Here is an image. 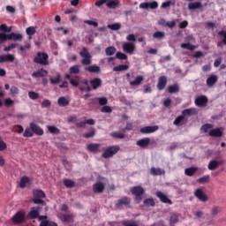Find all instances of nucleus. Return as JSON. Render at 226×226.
I'll return each instance as SVG.
<instances>
[{
	"label": "nucleus",
	"mask_w": 226,
	"mask_h": 226,
	"mask_svg": "<svg viewBox=\"0 0 226 226\" xmlns=\"http://www.w3.org/2000/svg\"><path fill=\"white\" fill-rule=\"evenodd\" d=\"M207 103V97L206 95H200L195 99V105L197 107H204Z\"/></svg>",
	"instance_id": "obj_23"
},
{
	"label": "nucleus",
	"mask_w": 226,
	"mask_h": 226,
	"mask_svg": "<svg viewBox=\"0 0 226 226\" xmlns=\"http://www.w3.org/2000/svg\"><path fill=\"white\" fill-rule=\"evenodd\" d=\"M64 185L66 188H73L75 186V182L72 179L65 178L64 180Z\"/></svg>",
	"instance_id": "obj_46"
},
{
	"label": "nucleus",
	"mask_w": 226,
	"mask_h": 226,
	"mask_svg": "<svg viewBox=\"0 0 226 226\" xmlns=\"http://www.w3.org/2000/svg\"><path fill=\"white\" fill-rule=\"evenodd\" d=\"M49 82L50 84L54 85V84H59V82H61V74H57L56 79L54 78H50L49 79Z\"/></svg>",
	"instance_id": "obj_61"
},
{
	"label": "nucleus",
	"mask_w": 226,
	"mask_h": 226,
	"mask_svg": "<svg viewBox=\"0 0 226 226\" xmlns=\"http://www.w3.org/2000/svg\"><path fill=\"white\" fill-rule=\"evenodd\" d=\"M150 142H151V139L145 138V139H139L136 144L142 149H146V147L149 146Z\"/></svg>",
	"instance_id": "obj_24"
},
{
	"label": "nucleus",
	"mask_w": 226,
	"mask_h": 226,
	"mask_svg": "<svg viewBox=\"0 0 226 226\" xmlns=\"http://www.w3.org/2000/svg\"><path fill=\"white\" fill-rule=\"evenodd\" d=\"M119 4V2L117 0H110L109 2L106 3V6L110 9H114Z\"/></svg>",
	"instance_id": "obj_52"
},
{
	"label": "nucleus",
	"mask_w": 226,
	"mask_h": 226,
	"mask_svg": "<svg viewBox=\"0 0 226 226\" xmlns=\"http://www.w3.org/2000/svg\"><path fill=\"white\" fill-rule=\"evenodd\" d=\"M79 56L80 57H83L81 60V64H83V66H89V64L93 63L91 53H89L87 48L83 47L82 50L79 52Z\"/></svg>",
	"instance_id": "obj_1"
},
{
	"label": "nucleus",
	"mask_w": 226,
	"mask_h": 226,
	"mask_svg": "<svg viewBox=\"0 0 226 226\" xmlns=\"http://www.w3.org/2000/svg\"><path fill=\"white\" fill-rule=\"evenodd\" d=\"M26 33L29 36V40H31L34 34H36V28L34 26H29L26 29Z\"/></svg>",
	"instance_id": "obj_39"
},
{
	"label": "nucleus",
	"mask_w": 226,
	"mask_h": 226,
	"mask_svg": "<svg viewBox=\"0 0 226 226\" xmlns=\"http://www.w3.org/2000/svg\"><path fill=\"white\" fill-rule=\"evenodd\" d=\"M210 177L209 175L203 176L198 179V183H200L201 185L204 183H209Z\"/></svg>",
	"instance_id": "obj_62"
},
{
	"label": "nucleus",
	"mask_w": 226,
	"mask_h": 226,
	"mask_svg": "<svg viewBox=\"0 0 226 226\" xmlns=\"http://www.w3.org/2000/svg\"><path fill=\"white\" fill-rule=\"evenodd\" d=\"M144 188L142 186H134L131 188V193L136 196L138 204L142 201V195H144Z\"/></svg>",
	"instance_id": "obj_4"
},
{
	"label": "nucleus",
	"mask_w": 226,
	"mask_h": 226,
	"mask_svg": "<svg viewBox=\"0 0 226 226\" xmlns=\"http://www.w3.org/2000/svg\"><path fill=\"white\" fill-rule=\"evenodd\" d=\"M139 8L142 10H156L158 8V2L141 3Z\"/></svg>",
	"instance_id": "obj_8"
},
{
	"label": "nucleus",
	"mask_w": 226,
	"mask_h": 226,
	"mask_svg": "<svg viewBox=\"0 0 226 226\" xmlns=\"http://www.w3.org/2000/svg\"><path fill=\"white\" fill-rule=\"evenodd\" d=\"M194 195L197 199H199V200H200V202H207L208 200L207 196L204 193V191H202V189H197L194 192Z\"/></svg>",
	"instance_id": "obj_14"
},
{
	"label": "nucleus",
	"mask_w": 226,
	"mask_h": 226,
	"mask_svg": "<svg viewBox=\"0 0 226 226\" xmlns=\"http://www.w3.org/2000/svg\"><path fill=\"white\" fill-rule=\"evenodd\" d=\"M34 63L36 64H42L43 66L49 65V55L47 53L38 52L34 58Z\"/></svg>",
	"instance_id": "obj_2"
},
{
	"label": "nucleus",
	"mask_w": 226,
	"mask_h": 226,
	"mask_svg": "<svg viewBox=\"0 0 226 226\" xmlns=\"http://www.w3.org/2000/svg\"><path fill=\"white\" fill-rule=\"evenodd\" d=\"M29 184V177L24 176L21 177L19 182V188H26Z\"/></svg>",
	"instance_id": "obj_38"
},
{
	"label": "nucleus",
	"mask_w": 226,
	"mask_h": 226,
	"mask_svg": "<svg viewBox=\"0 0 226 226\" xmlns=\"http://www.w3.org/2000/svg\"><path fill=\"white\" fill-rule=\"evenodd\" d=\"M34 197L37 198V199H45L47 197V195L45 194V192L42 190H34Z\"/></svg>",
	"instance_id": "obj_37"
},
{
	"label": "nucleus",
	"mask_w": 226,
	"mask_h": 226,
	"mask_svg": "<svg viewBox=\"0 0 226 226\" xmlns=\"http://www.w3.org/2000/svg\"><path fill=\"white\" fill-rule=\"evenodd\" d=\"M89 83L91 88L94 89V91H96V89H100V87L103 84V81L100 78H94L93 79H90Z\"/></svg>",
	"instance_id": "obj_9"
},
{
	"label": "nucleus",
	"mask_w": 226,
	"mask_h": 226,
	"mask_svg": "<svg viewBox=\"0 0 226 226\" xmlns=\"http://www.w3.org/2000/svg\"><path fill=\"white\" fill-rule=\"evenodd\" d=\"M48 132H49L52 135H59L61 133V130L54 125H48Z\"/></svg>",
	"instance_id": "obj_35"
},
{
	"label": "nucleus",
	"mask_w": 226,
	"mask_h": 226,
	"mask_svg": "<svg viewBox=\"0 0 226 226\" xmlns=\"http://www.w3.org/2000/svg\"><path fill=\"white\" fill-rule=\"evenodd\" d=\"M171 4L174 6V4H176V1H173V2L172 1L164 2V3L162 4L161 8L162 10H166V8H170Z\"/></svg>",
	"instance_id": "obj_56"
},
{
	"label": "nucleus",
	"mask_w": 226,
	"mask_h": 226,
	"mask_svg": "<svg viewBox=\"0 0 226 226\" xmlns=\"http://www.w3.org/2000/svg\"><path fill=\"white\" fill-rule=\"evenodd\" d=\"M130 204H132V200L127 196H124L117 201L116 207L120 208L123 206H130Z\"/></svg>",
	"instance_id": "obj_7"
},
{
	"label": "nucleus",
	"mask_w": 226,
	"mask_h": 226,
	"mask_svg": "<svg viewBox=\"0 0 226 226\" xmlns=\"http://www.w3.org/2000/svg\"><path fill=\"white\" fill-rule=\"evenodd\" d=\"M196 109H184L182 111V116H184V117H186V116H193V114H195Z\"/></svg>",
	"instance_id": "obj_43"
},
{
	"label": "nucleus",
	"mask_w": 226,
	"mask_h": 226,
	"mask_svg": "<svg viewBox=\"0 0 226 226\" xmlns=\"http://www.w3.org/2000/svg\"><path fill=\"white\" fill-rule=\"evenodd\" d=\"M65 79L70 81V84L73 86V87H79V76L75 77V79L72 78V75L66 74Z\"/></svg>",
	"instance_id": "obj_28"
},
{
	"label": "nucleus",
	"mask_w": 226,
	"mask_h": 226,
	"mask_svg": "<svg viewBox=\"0 0 226 226\" xmlns=\"http://www.w3.org/2000/svg\"><path fill=\"white\" fill-rule=\"evenodd\" d=\"M185 123H186V118L185 117V116L181 115V116H178L174 120L173 124H175V126H181L185 124Z\"/></svg>",
	"instance_id": "obj_29"
},
{
	"label": "nucleus",
	"mask_w": 226,
	"mask_h": 226,
	"mask_svg": "<svg viewBox=\"0 0 226 226\" xmlns=\"http://www.w3.org/2000/svg\"><path fill=\"white\" fill-rule=\"evenodd\" d=\"M124 226H139V222L133 220H126L122 222Z\"/></svg>",
	"instance_id": "obj_49"
},
{
	"label": "nucleus",
	"mask_w": 226,
	"mask_h": 226,
	"mask_svg": "<svg viewBox=\"0 0 226 226\" xmlns=\"http://www.w3.org/2000/svg\"><path fill=\"white\" fill-rule=\"evenodd\" d=\"M47 75H49V72L43 68L34 72L32 74V77H34V79H40V78H43V77H47Z\"/></svg>",
	"instance_id": "obj_19"
},
{
	"label": "nucleus",
	"mask_w": 226,
	"mask_h": 226,
	"mask_svg": "<svg viewBox=\"0 0 226 226\" xmlns=\"http://www.w3.org/2000/svg\"><path fill=\"white\" fill-rule=\"evenodd\" d=\"M200 8H202V3L200 2L190 3L188 4V10H199Z\"/></svg>",
	"instance_id": "obj_36"
},
{
	"label": "nucleus",
	"mask_w": 226,
	"mask_h": 226,
	"mask_svg": "<svg viewBox=\"0 0 226 226\" xmlns=\"http://www.w3.org/2000/svg\"><path fill=\"white\" fill-rule=\"evenodd\" d=\"M57 103L59 107H68V105H70V101L66 99V97L62 96L58 98Z\"/></svg>",
	"instance_id": "obj_31"
},
{
	"label": "nucleus",
	"mask_w": 226,
	"mask_h": 226,
	"mask_svg": "<svg viewBox=\"0 0 226 226\" xmlns=\"http://www.w3.org/2000/svg\"><path fill=\"white\" fill-rule=\"evenodd\" d=\"M116 57H117V59H120L121 61H126V59H128V56L120 51L117 52Z\"/></svg>",
	"instance_id": "obj_54"
},
{
	"label": "nucleus",
	"mask_w": 226,
	"mask_h": 226,
	"mask_svg": "<svg viewBox=\"0 0 226 226\" xmlns=\"http://www.w3.org/2000/svg\"><path fill=\"white\" fill-rule=\"evenodd\" d=\"M8 40H9L8 34L4 33H0V45H3L4 41H8Z\"/></svg>",
	"instance_id": "obj_64"
},
{
	"label": "nucleus",
	"mask_w": 226,
	"mask_h": 226,
	"mask_svg": "<svg viewBox=\"0 0 226 226\" xmlns=\"http://www.w3.org/2000/svg\"><path fill=\"white\" fill-rule=\"evenodd\" d=\"M70 73L72 75L80 73V66L79 65H73L70 68Z\"/></svg>",
	"instance_id": "obj_53"
},
{
	"label": "nucleus",
	"mask_w": 226,
	"mask_h": 226,
	"mask_svg": "<svg viewBox=\"0 0 226 226\" xmlns=\"http://www.w3.org/2000/svg\"><path fill=\"white\" fill-rule=\"evenodd\" d=\"M156 197H158L159 200L162 202L163 204H170L172 205V200L167 197L163 192L157 191L155 192Z\"/></svg>",
	"instance_id": "obj_10"
},
{
	"label": "nucleus",
	"mask_w": 226,
	"mask_h": 226,
	"mask_svg": "<svg viewBox=\"0 0 226 226\" xmlns=\"http://www.w3.org/2000/svg\"><path fill=\"white\" fill-rule=\"evenodd\" d=\"M218 35L224 37V39L222 40L221 42H218V47H222V43H223V45H226V32H225V30L219 31Z\"/></svg>",
	"instance_id": "obj_48"
},
{
	"label": "nucleus",
	"mask_w": 226,
	"mask_h": 226,
	"mask_svg": "<svg viewBox=\"0 0 226 226\" xmlns=\"http://www.w3.org/2000/svg\"><path fill=\"white\" fill-rule=\"evenodd\" d=\"M168 91L170 93V94L174 93H179V85L174 84L173 86H170Z\"/></svg>",
	"instance_id": "obj_47"
},
{
	"label": "nucleus",
	"mask_w": 226,
	"mask_h": 226,
	"mask_svg": "<svg viewBox=\"0 0 226 226\" xmlns=\"http://www.w3.org/2000/svg\"><path fill=\"white\" fill-rule=\"evenodd\" d=\"M220 165H222V162L213 160L208 163V170H215V169H218V167H220Z\"/></svg>",
	"instance_id": "obj_32"
},
{
	"label": "nucleus",
	"mask_w": 226,
	"mask_h": 226,
	"mask_svg": "<svg viewBox=\"0 0 226 226\" xmlns=\"http://www.w3.org/2000/svg\"><path fill=\"white\" fill-rule=\"evenodd\" d=\"M127 70H130V65L128 64H120L113 68V72H126Z\"/></svg>",
	"instance_id": "obj_34"
},
{
	"label": "nucleus",
	"mask_w": 226,
	"mask_h": 226,
	"mask_svg": "<svg viewBox=\"0 0 226 226\" xmlns=\"http://www.w3.org/2000/svg\"><path fill=\"white\" fill-rule=\"evenodd\" d=\"M12 223L15 225H20L26 222V212L19 211L11 218Z\"/></svg>",
	"instance_id": "obj_3"
},
{
	"label": "nucleus",
	"mask_w": 226,
	"mask_h": 226,
	"mask_svg": "<svg viewBox=\"0 0 226 226\" xmlns=\"http://www.w3.org/2000/svg\"><path fill=\"white\" fill-rule=\"evenodd\" d=\"M8 38L13 41H22L24 36L21 34L11 33L8 34Z\"/></svg>",
	"instance_id": "obj_25"
},
{
	"label": "nucleus",
	"mask_w": 226,
	"mask_h": 226,
	"mask_svg": "<svg viewBox=\"0 0 226 226\" xmlns=\"http://www.w3.org/2000/svg\"><path fill=\"white\" fill-rule=\"evenodd\" d=\"M81 84H83L86 87H79V91H81V93H91V91H93V88L91 87V86H89V80L87 79H82L80 81Z\"/></svg>",
	"instance_id": "obj_17"
},
{
	"label": "nucleus",
	"mask_w": 226,
	"mask_h": 226,
	"mask_svg": "<svg viewBox=\"0 0 226 226\" xmlns=\"http://www.w3.org/2000/svg\"><path fill=\"white\" fill-rule=\"evenodd\" d=\"M28 216L31 220H36V218L40 217V212L38 210H31L28 213Z\"/></svg>",
	"instance_id": "obj_44"
},
{
	"label": "nucleus",
	"mask_w": 226,
	"mask_h": 226,
	"mask_svg": "<svg viewBox=\"0 0 226 226\" xmlns=\"http://www.w3.org/2000/svg\"><path fill=\"white\" fill-rule=\"evenodd\" d=\"M209 137H222L223 132L220 128L213 129L208 133Z\"/></svg>",
	"instance_id": "obj_30"
},
{
	"label": "nucleus",
	"mask_w": 226,
	"mask_h": 226,
	"mask_svg": "<svg viewBox=\"0 0 226 226\" xmlns=\"http://www.w3.org/2000/svg\"><path fill=\"white\" fill-rule=\"evenodd\" d=\"M179 222V215L176 213L171 214L170 217V225H174Z\"/></svg>",
	"instance_id": "obj_42"
},
{
	"label": "nucleus",
	"mask_w": 226,
	"mask_h": 226,
	"mask_svg": "<svg viewBox=\"0 0 226 226\" xmlns=\"http://www.w3.org/2000/svg\"><path fill=\"white\" fill-rule=\"evenodd\" d=\"M119 149H121L119 146H111L108 147L102 154V158H112L114 154L119 153Z\"/></svg>",
	"instance_id": "obj_5"
},
{
	"label": "nucleus",
	"mask_w": 226,
	"mask_h": 226,
	"mask_svg": "<svg viewBox=\"0 0 226 226\" xmlns=\"http://www.w3.org/2000/svg\"><path fill=\"white\" fill-rule=\"evenodd\" d=\"M108 29H111V31H119L121 29V24L114 23L108 25Z\"/></svg>",
	"instance_id": "obj_51"
},
{
	"label": "nucleus",
	"mask_w": 226,
	"mask_h": 226,
	"mask_svg": "<svg viewBox=\"0 0 226 226\" xmlns=\"http://www.w3.org/2000/svg\"><path fill=\"white\" fill-rule=\"evenodd\" d=\"M150 173L152 174V176H163L165 175V170L152 167L150 170Z\"/></svg>",
	"instance_id": "obj_27"
},
{
	"label": "nucleus",
	"mask_w": 226,
	"mask_h": 226,
	"mask_svg": "<svg viewBox=\"0 0 226 226\" xmlns=\"http://www.w3.org/2000/svg\"><path fill=\"white\" fill-rule=\"evenodd\" d=\"M198 170L199 168L197 167L187 168L185 170V176H189L190 177H192V176H193V174H195Z\"/></svg>",
	"instance_id": "obj_33"
},
{
	"label": "nucleus",
	"mask_w": 226,
	"mask_h": 226,
	"mask_svg": "<svg viewBox=\"0 0 226 226\" xmlns=\"http://www.w3.org/2000/svg\"><path fill=\"white\" fill-rule=\"evenodd\" d=\"M33 135H34V132L31 127L26 128L23 133V137H26V138H31L33 137Z\"/></svg>",
	"instance_id": "obj_59"
},
{
	"label": "nucleus",
	"mask_w": 226,
	"mask_h": 226,
	"mask_svg": "<svg viewBox=\"0 0 226 226\" xmlns=\"http://www.w3.org/2000/svg\"><path fill=\"white\" fill-rule=\"evenodd\" d=\"M181 49H185L186 50H195V49H197V47H195L194 45H192V43L190 42H187V43H182L181 44Z\"/></svg>",
	"instance_id": "obj_45"
},
{
	"label": "nucleus",
	"mask_w": 226,
	"mask_h": 226,
	"mask_svg": "<svg viewBox=\"0 0 226 226\" xmlns=\"http://www.w3.org/2000/svg\"><path fill=\"white\" fill-rule=\"evenodd\" d=\"M207 87H213L216 82H218V76L215 74H211L207 79Z\"/></svg>",
	"instance_id": "obj_21"
},
{
	"label": "nucleus",
	"mask_w": 226,
	"mask_h": 226,
	"mask_svg": "<svg viewBox=\"0 0 226 226\" xmlns=\"http://www.w3.org/2000/svg\"><path fill=\"white\" fill-rule=\"evenodd\" d=\"M153 36L156 40H162V38H165V32L157 31V32L154 33Z\"/></svg>",
	"instance_id": "obj_57"
},
{
	"label": "nucleus",
	"mask_w": 226,
	"mask_h": 226,
	"mask_svg": "<svg viewBox=\"0 0 226 226\" xmlns=\"http://www.w3.org/2000/svg\"><path fill=\"white\" fill-rule=\"evenodd\" d=\"M12 132H14L15 133H23L24 127L20 124L14 125L12 128Z\"/></svg>",
	"instance_id": "obj_55"
},
{
	"label": "nucleus",
	"mask_w": 226,
	"mask_h": 226,
	"mask_svg": "<svg viewBox=\"0 0 226 226\" xmlns=\"http://www.w3.org/2000/svg\"><path fill=\"white\" fill-rule=\"evenodd\" d=\"M13 103H15V101L11 100V98H6L4 101V104L7 109H10Z\"/></svg>",
	"instance_id": "obj_58"
},
{
	"label": "nucleus",
	"mask_w": 226,
	"mask_h": 226,
	"mask_svg": "<svg viewBox=\"0 0 226 226\" xmlns=\"http://www.w3.org/2000/svg\"><path fill=\"white\" fill-rule=\"evenodd\" d=\"M28 97L30 100H38L40 98V94L36 92L31 91L28 93Z\"/></svg>",
	"instance_id": "obj_63"
},
{
	"label": "nucleus",
	"mask_w": 226,
	"mask_h": 226,
	"mask_svg": "<svg viewBox=\"0 0 226 226\" xmlns=\"http://www.w3.org/2000/svg\"><path fill=\"white\" fill-rule=\"evenodd\" d=\"M212 128L213 124H205L201 126V130L204 132V133H207Z\"/></svg>",
	"instance_id": "obj_60"
},
{
	"label": "nucleus",
	"mask_w": 226,
	"mask_h": 226,
	"mask_svg": "<svg viewBox=\"0 0 226 226\" xmlns=\"http://www.w3.org/2000/svg\"><path fill=\"white\" fill-rule=\"evenodd\" d=\"M29 126H30L33 133H34L35 135H38L39 137H41V135H43V133H44L43 129H41V127H40V125H38L34 123H30Z\"/></svg>",
	"instance_id": "obj_13"
},
{
	"label": "nucleus",
	"mask_w": 226,
	"mask_h": 226,
	"mask_svg": "<svg viewBox=\"0 0 226 226\" xmlns=\"http://www.w3.org/2000/svg\"><path fill=\"white\" fill-rule=\"evenodd\" d=\"M94 135H96V130L92 128L89 132L83 134V137H84V139H93V137H94Z\"/></svg>",
	"instance_id": "obj_50"
},
{
	"label": "nucleus",
	"mask_w": 226,
	"mask_h": 226,
	"mask_svg": "<svg viewBox=\"0 0 226 226\" xmlns=\"http://www.w3.org/2000/svg\"><path fill=\"white\" fill-rule=\"evenodd\" d=\"M86 72H88L89 73H100L102 72V68L98 65H90L87 67H85Z\"/></svg>",
	"instance_id": "obj_26"
},
{
	"label": "nucleus",
	"mask_w": 226,
	"mask_h": 226,
	"mask_svg": "<svg viewBox=\"0 0 226 226\" xmlns=\"http://www.w3.org/2000/svg\"><path fill=\"white\" fill-rule=\"evenodd\" d=\"M117 50V49H116V47L109 46L105 49V54H106V56H114V54H116Z\"/></svg>",
	"instance_id": "obj_41"
},
{
	"label": "nucleus",
	"mask_w": 226,
	"mask_h": 226,
	"mask_svg": "<svg viewBox=\"0 0 226 226\" xmlns=\"http://www.w3.org/2000/svg\"><path fill=\"white\" fill-rule=\"evenodd\" d=\"M59 220L65 223H73L75 216L72 214H60L58 215Z\"/></svg>",
	"instance_id": "obj_6"
},
{
	"label": "nucleus",
	"mask_w": 226,
	"mask_h": 226,
	"mask_svg": "<svg viewBox=\"0 0 226 226\" xmlns=\"http://www.w3.org/2000/svg\"><path fill=\"white\" fill-rule=\"evenodd\" d=\"M144 82V76L138 75L135 77L134 80L129 81L131 87H139Z\"/></svg>",
	"instance_id": "obj_15"
},
{
	"label": "nucleus",
	"mask_w": 226,
	"mask_h": 226,
	"mask_svg": "<svg viewBox=\"0 0 226 226\" xmlns=\"http://www.w3.org/2000/svg\"><path fill=\"white\" fill-rule=\"evenodd\" d=\"M123 50L126 54H130L132 56V54L135 52V44L132 42H125L123 45Z\"/></svg>",
	"instance_id": "obj_11"
},
{
	"label": "nucleus",
	"mask_w": 226,
	"mask_h": 226,
	"mask_svg": "<svg viewBox=\"0 0 226 226\" xmlns=\"http://www.w3.org/2000/svg\"><path fill=\"white\" fill-rule=\"evenodd\" d=\"M160 127L158 125H153V126H145L142 127L139 132L140 133L143 134H147V133H154V132H158Z\"/></svg>",
	"instance_id": "obj_12"
},
{
	"label": "nucleus",
	"mask_w": 226,
	"mask_h": 226,
	"mask_svg": "<svg viewBox=\"0 0 226 226\" xmlns=\"http://www.w3.org/2000/svg\"><path fill=\"white\" fill-rule=\"evenodd\" d=\"M100 147H102V144L100 143H90L87 146L89 153H100Z\"/></svg>",
	"instance_id": "obj_16"
},
{
	"label": "nucleus",
	"mask_w": 226,
	"mask_h": 226,
	"mask_svg": "<svg viewBox=\"0 0 226 226\" xmlns=\"http://www.w3.org/2000/svg\"><path fill=\"white\" fill-rule=\"evenodd\" d=\"M94 193H103L105 190V185L102 182H98L93 185Z\"/></svg>",
	"instance_id": "obj_22"
},
{
	"label": "nucleus",
	"mask_w": 226,
	"mask_h": 226,
	"mask_svg": "<svg viewBox=\"0 0 226 226\" xmlns=\"http://www.w3.org/2000/svg\"><path fill=\"white\" fill-rule=\"evenodd\" d=\"M167 86V77L165 76H161L158 79L157 83V89L159 91H163L165 89V87Z\"/></svg>",
	"instance_id": "obj_20"
},
{
	"label": "nucleus",
	"mask_w": 226,
	"mask_h": 226,
	"mask_svg": "<svg viewBox=\"0 0 226 226\" xmlns=\"http://www.w3.org/2000/svg\"><path fill=\"white\" fill-rule=\"evenodd\" d=\"M15 61V56L12 54L1 55L0 56V64L3 63H13Z\"/></svg>",
	"instance_id": "obj_18"
},
{
	"label": "nucleus",
	"mask_w": 226,
	"mask_h": 226,
	"mask_svg": "<svg viewBox=\"0 0 226 226\" xmlns=\"http://www.w3.org/2000/svg\"><path fill=\"white\" fill-rule=\"evenodd\" d=\"M143 204L147 206V207H154V206H156V203L154 202V200H153V198L146 199L143 201Z\"/></svg>",
	"instance_id": "obj_40"
}]
</instances>
